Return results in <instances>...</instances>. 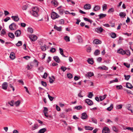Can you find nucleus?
Returning <instances> with one entry per match:
<instances>
[{
  "instance_id": "nucleus-27",
  "label": "nucleus",
  "mask_w": 133,
  "mask_h": 133,
  "mask_svg": "<svg viewBox=\"0 0 133 133\" xmlns=\"http://www.w3.org/2000/svg\"><path fill=\"white\" fill-rule=\"evenodd\" d=\"M83 107L81 105H78L77 106H76L74 107V109H76L77 110H80Z\"/></svg>"
},
{
  "instance_id": "nucleus-57",
  "label": "nucleus",
  "mask_w": 133,
  "mask_h": 133,
  "mask_svg": "<svg viewBox=\"0 0 133 133\" xmlns=\"http://www.w3.org/2000/svg\"><path fill=\"white\" fill-rule=\"evenodd\" d=\"M44 69V68L43 66H41L39 67L38 68V70H39V71L40 72H42L43 71V70Z\"/></svg>"
},
{
  "instance_id": "nucleus-10",
  "label": "nucleus",
  "mask_w": 133,
  "mask_h": 133,
  "mask_svg": "<svg viewBox=\"0 0 133 133\" xmlns=\"http://www.w3.org/2000/svg\"><path fill=\"white\" fill-rule=\"evenodd\" d=\"M91 8V5L89 4H86L84 6V9L85 10H89Z\"/></svg>"
},
{
  "instance_id": "nucleus-35",
  "label": "nucleus",
  "mask_w": 133,
  "mask_h": 133,
  "mask_svg": "<svg viewBox=\"0 0 133 133\" xmlns=\"http://www.w3.org/2000/svg\"><path fill=\"white\" fill-rule=\"evenodd\" d=\"M64 39L66 42H69L70 41V37L68 36H65Z\"/></svg>"
},
{
  "instance_id": "nucleus-51",
  "label": "nucleus",
  "mask_w": 133,
  "mask_h": 133,
  "mask_svg": "<svg viewBox=\"0 0 133 133\" xmlns=\"http://www.w3.org/2000/svg\"><path fill=\"white\" fill-rule=\"evenodd\" d=\"M67 75L68 77L69 78L71 79L72 77V75L70 73L68 74H67Z\"/></svg>"
},
{
  "instance_id": "nucleus-30",
  "label": "nucleus",
  "mask_w": 133,
  "mask_h": 133,
  "mask_svg": "<svg viewBox=\"0 0 133 133\" xmlns=\"http://www.w3.org/2000/svg\"><path fill=\"white\" fill-rule=\"evenodd\" d=\"M51 3L52 4H53L55 7H56L57 5V2L55 0H52L51 2Z\"/></svg>"
},
{
  "instance_id": "nucleus-33",
  "label": "nucleus",
  "mask_w": 133,
  "mask_h": 133,
  "mask_svg": "<svg viewBox=\"0 0 133 133\" xmlns=\"http://www.w3.org/2000/svg\"><path fill=\"white\" fill-rule=\"evenodd\" d=\"M99 68L101 69L105 70H107L108 69V68L105 66H103V67L100 66L99 67Z\"/></svg>"
},
{
  "instance_id": "nucleus-50",
  "label": "nucleus",
  "mask_w": 133,
  "mask_h": 133,
  "mask_svg": "<svg viewBox=\"0 0 133 133\" xmlns=\"http://www.w3.org/2000/svg\"><path fill=\"white\" fill-rule=\"evenodd\" d=\"M61 69L63 71H65L67 69V68L64 66H62L61 67Z\"/></svg>"
},
{
  "instance_id": "nucleus-6",
  "label": "nucleus",
  "mask_w": 133,
  "mask_h": 133,
  "mask_svg": "<svg viewBox=\"0 0 133 133\" xmlns=\"http://www.w3.org/2000/svg\"><path fill=\"white\" fill-rule=\"evenodd\" d=\"M29 37L31 40L32 41H34L37 40V37L34 35H30L29 36Z\"/></svg>"
},
{
  "instance_id": "nucleus-32",
  "label": "nucleus",
  "mask_w": 133,
  "mask_h": 133,
  "mask_svg": "<svg viewBox=\"0 0 133 133\" xmlns=\"http://www.w3.org/2000/svg\"><path fill=\"white\" fill-rule=\"evenodd\" d=\"M87 75L88 77H91L94 75V74L93 72H88L87 73V74L86 75Z\"/></svg>"
},
{
  "instance_id": "nucleus-5",
  "label": "nucleus",
  "mask_w": 133,
  "mask_h": 133,
  "mask_svg": "<svg viewBox=\"0 0 133 133\" xmlns=\"http://www.w3.org/2000/svg\"><path fill=\"white\" fill-rule=\"evenodd\" d=\"M110 132V130L108 127H105L103 128L102 131V133H109Z\"/></svg>"
},
{
  "instance_id": "nucleus-23",
  "label": "nucleus",
  "mask_w": 133,
  "mask_h": 133,
  "mask_svg": "<svg viewBox=\"0 0 133 133\" xmlns=\"http://www.w3.org/2000/svg\"><path fill=\"white\" fill-rule=\"evenodd\" d=\"M46 131V129L45 128H43L40 129L38 132L39 133H44Z\"/></svg>"
},
{
  "instance_id": "nucleus-36",
  "label": "nucleus",
  "mask_w": 133,
  "mask_h": 133,
  "mask_svg": "<svg viewBox=\"0 0 133 133\" xmlns=\"http://www.w3.org/2000/svg\"><path fill=\"white\" fill-rule=\"evenodd\" d=\"M84 19L86 21H88V22H89L91 24L92 23V20H91L90 19H88V18H86V17L84 18Z\"/></svg>"
},
{
  "instance_id": "nucleus-9",
  "label": "nucleus",
  "mask_w": 133,
  "mask_h": 133,
  "mask_svg": "<svg viewBox=\"0 0 133 133\" xmlns=\"http://www.w3.org/2000/svg\"><path fill=\"white\" fill-rule=\"evenodd\" d=\"M8 86V83L6 82H4L2 84V88L4 90H6Z\"/></svg>"
},
{
  "instance_id": "nucleus-7",
  "label": "nucleus",
  "mask_w": 133,
  "mask_h": 133,
  "mask_svg": "<svg viewBox=\"0 0 133 133\" xmlns=\"http://www.w3.org/2000/svg\"><path fill=\"white\" fill-rule=\"evenodd\" d=\"M85 103L89 105H91L93 104V102L91 100L89 99H87L85 101Z\"/></svg>"
},
{
  "instance_id": "nucleus-43",
  "label": "nucleus",
  "mask_w": 133,
  "mask_h": 133,
  "mask_svg": "<svg viewBox=\"0 0 133 133\" xmlns=\"http://www.w3.org/2000/svg\"><path fill=\"white\" fill-rule=\"evenodd\" d=\"M94 95L91 92H89L88 94V97L90 98H91L92 96H93Z\"/></svg>"
},
{
  "instance_id": "nucleus-21",
  "label": "nucleus",
  "mask_w": 133,
  "mask_h": 133,
  "mask_svg": "<svg viewBox=\"0 0 133 133\" xmlns=\"http://www.w3.org/2000/svg\"><path fill=\"white\" fill-rule=\"evenodd\" d=\"M88 62L90 64H92L94 63L93 59V58H89L87 60Z\"/></svg>"
},
{
  "instance_id": "nucleus-45",
  "label": "nucleus",
  "mask_w": 133,
  "mask_h": 133,
  "mask_svg": "<svg viewBox=\"0 0 133 133\" xmlns=\"http://www.w3.org/2000/svg\"><path fill=\"white\" fill-rule=\"evenodd\" d=\"M113 106L112 104H111L110 107L107 108V110L109 111H111L113 108Z\"/></svg>"
},
{
  "instance_id": "nucleus-49",
  "label": "nucleus",
  "mask_w": 133,
  "mask_h": 133,
  "mask_svg": "<svg viewBox=\"0 0 133 133\" xmlns=\"http://www.w3.org/2000/svg\"><path fill=\"white\" fill-rule=\"evenodd\" d=\"M107 8V5L106 4H103V10L104 11L106 10Z\"/></svg>"
},
{
  "instance_id": "nucleus-18",
  "label": "nucleus",
  "mask_w": 133,
  "mask_h": 133,
  "mask_svg": "<svg viewBox=\"0 0 133 133\" xmlns=\"http://www.w3.org/2000/svg\"><path fill=\"white\" fill-rule=\"evenodd\" d=\"M126 87L129 89H131L133 88L132 84L129 83H127L126 84Z\"/></svg>"
},
{
  "instance_id": "nucleus-24",
  "label": "nucleus",
  "mask_w": 133,
  "mask_h": 133,
  "mask_svg": "<svg viewBox=\"0 0 133 133\" xmlns=\"http://www.w3.org/2000/svg\"><path fill=\"white\" fill-rule=\"evenodd\" d=\"M100 7L98 6H95L93 8V10L94 11H96L99 10L100 9Z\"/></svg>"
},
{
  "instance_id": "nucleus-20",
  "label": "nucleus",
  "mask_w": 133,
  "mask_h": 133,
  "mask_svg": "<svg viewBox=\"0 0 133 133\" xmlns=\"http://www.w3.org/2000/svg\"><path fill=\"white\" fill-rule=\"evenodd\" d=\"M107 16V15L106 14H100L99 15H98V16L99 17V19H101L103 18L104 17Z\"/></svg>"
},
{
  "instance_id": "nucleus-13",
  "label": "nucleus",
  "mask_w": 133,
  "mask_h": 133,
  "mask_svg": "<svg viewBox=\"0 0 133 133\" xmlns=\"http://www.w3.org/2000/svg\"><path fill=\"white\" fill-rule=\"evenodd\" d=\"M11 18L13 20L16 22H17L19 20V18L18 16H12Z\"/></svg>"
},
{
  "instance_id": "nucleus-48",
  "label": "nucleus",
  "mask_w": 133,
  "mask_h": 133,
  "mask_svg": "<svg viewBox=\"0 0 133 133\" xmlns=\"http://www.w3.org/2000/svg\"><path fill=\"white\" fill-rule=\"evenodd\" d=\"M14 102V101L12 100L10 102H9L8 103L11 106H13L14 104L13 103Z\"/></svg>"
},
{
  "instance_id": "nucleus-29",
  "label": "nucleus",
  "mask_w": 133,
  "mask_h": 133,
  "mask_svg": "<svg viewBox=\"0 0 133 133\" xmlns=\"http://www.w3.org/2000/svg\"><path fill=\"white\" fill-rule=\"evenodd\" d=\"M107 95H104L103 96H100L99 97V98L101 101H102L105 99Z\"/></svg>"
},
{
  "instance_id": "nucleus-44",
  "label": "nucleus",
  "mask_w": 133,
  "mask_h": 133,
  "mask_svg": "<svg viewBox=\"0 0 133 133\" xmlns=\"http://www.w3.org/2000/svg\"><path fill=\"white\" fill-rule=\"evenodd\" d=\"M21 103V101L20 100H18L15 103V105L16 106H18Z\"/></svg>"
},
{
  "instance_id": "nucleus-53",
  "label": "nucleus",
  "mask_w": 133,
  "mask_h": 133,
  "mask_svg": "<svg viewBox=\"0 0 133 133\" xmlns=\"http://www.w3.org/2000/svg\"><path fill=\"white\" fill-rule=\"evenodd\" d=\"M59 24H64V20L63 19H61L59 21Z\"/></svg>"
},
{
  "instance_id": "nucleus-63",
  "label": "nucleus",
  "mask_w": 133,
  "mask_h": 133,
  "mask_svg": "<svg viewBox=\"0 0 133 133\" xmlns=\"http://www.w3.org/2000/svg\"><path fill=\"white\" fill-rule=\"evenodd\" d=\"M124 65L125 66L129 68L130 67V64H129L127 63H124Z\"/></svg>"
},
{
  "instance_id": "nucleus-31",
  "label": "nucleus",
  "mask_w": 133,
  "mask_h": 133,
  "mask_svg": "<svg viewBox=\"0 0 133 133\" xmlns=\"http://www.w3.org/2000/svg\"><path fill=\"white\" fill-rule=\"evenodd\" d=\"M126 14L123 12H121L119 13V15L122 18H124L126 16Z\"/></svg>"
},
{
  "instance_id": "nucleus-17",
  "label": "nucleus",
  "mask_w": 133,
  "mask_h": 133,
  "mask_svg": "<svg viewBox=\"0 0 133 133\" xmlns=\"http://www.w3.org/2000/svg\"><path fill=\"white\" fill-rule=\"evenodd\" d=\"M54 28L59 31H62V27L61 26L58 27L55 25H54Z\"/></svg>"
},
{
  "instance_id": "nucleus-60",
  "label": "nucleus",
  "mask_w": 133,
  "mask_h": 133,
  "mask_svg": "<svg viewBox=\"0 0 133 133\" xmlns=\"http://www.w3.org/2000/svg\"><path fill=\"white\" fill-rule=\"evenodd\" d=\"M82 91H80L79 92L78 94V96L79 97H83V96L81 95Z\"/></svg>"
},
{
  "instance_id": "nucleus-40",
  "label": "nucleus",
  "mask_w": 133,
  "mask_h": 133,
  "mask_svg": "<svg viewBox=\"0 0 133 133\" xmlns=\"http://www.w3.org/2000/svg\"><path fill=\"white\" fill-rule=\"evenodd\" d=\"M46 45H44V46L41 47V49L43 51H45L46 50Z\"/></svg>"
},
{
  "instance_id": "nucleus-47",
  "label": "nucleus",
  "mask_w": 133,
  "mask_h": 133,
  "mask_svg": "<svg viewBox=\"0 0 133 133\" xmlns=\"http://www.w3.org/2000/svg\"><path fill=\"white\" fill-rule=\"evenodd\" d=\"M41 84L42 85L45 87H46L47 86V84L46 82L42 81L41 82Z\"/></svg>"
},
{
  "instance_id": "nucleus-56",
  "label": "nucleus",
  "mask_w": 133,
  "mask_h": 133,
  "mask_svg": "<svg viewBox=\"0 0 133 133\" xmlns=\"http://www.w3.org/2000/svg\"><path fill=\"white\" fill-rule=\"evenodd\" d=\"M56 50L54 48H52L50 50V51L54 53L55 52Z\"/></svg>"
},
{
  "instance_id": "nucleus-22",
  "label": "nucleus",
  "mask_w": 133,
  "mask_h": 133,
  "mask_svg": "<svg viewBox=\"0 0 133 133\" xmlns=\"http://www.w3.org/2000/svg\"><path fill=\"white\" fill-rule=\"evenodd\" d=\"M8 35L9 37L11 38L14 39L15 38V36L12 33L9 32L8 34Z\"/></svg>"
},
{
  "instance_id": "nucleus-8",
  "label": "nucleus",
  "mask_w": 133,
  "mask_h": 133,
  "mask_svg": "<svg viewBox=\"0 0 133 133\" xmlns=\"http://www.w3.org/2000/svg\"><path fill=\"white\" fill-rule=\"evenodd\" d=\"M95 30V31L99 33H101L103 32V30H104L101 27H97L96 28Z\"/></svg>"
},
{
  "instance_id": "nucleus-54",
  "label": "nucleus",
  "mask_w": 133,
  "mask_h": 133,
  "mask_svg": "<svg viewBox=\"0 0 133 133\" xmlns=\"http://www.w3.org/2000/svg\"><path fill=\"white\" fill-rule=\"evenodd\" d=\"M91 120L93 123H94L95 124H96L97 123V120L96 119H95L94 118H91Z\"/></svg>"
},
{
  "instance_id": "nucleus-3",
  "label": "nucleus",
  "mask_w": 133,
  "mask_h": 133,
  "mask_svg": "<svg viewBox=\"0 0 133 133\" xmlns=\"http://www.w3.org/2000/svg\"><path fill=\"white\" fill-rule=\"evenodd\" d=\"M51 18L53 19H55L59 17V15L57 14L54 11L52 12L51 14Z\"/></svg>"
},
{
  "instance_id": "nucleus-59",
  "label": "nucleus",
  "mask_w": 133,
  "mask_h": 133,
  "mask_svg": "<svg viewBox=\"0 0 133 133\" xmlns=\"http://www.w3.org/2000/svg\"><path fill=\"white\" fill-rule=\"evenodd\" d=\"M48 74L46 73L45 72L44 75L43 76V78L44 79H46L47 76Z\"/></svg>"
},
{
  "instance_id": "nucleus-34",
  "label": "nucleus",
  "mask_w": 133,
  "mask_h": 133,
  "mask_svg": "<svg viewBox=\"0 0 133 133\" xmlns=\"http://www.w3.org/2000/svg\"><path fill=\"white\" fill-rule=\"evenodd\" d=\"M13 84L12 83H11V82H10L9 83V86L12 89L13 91H14L15 90V89L13 86Z\"/></svg>"
},
{
  "instance_id": "nucleus-52",
  "label": "nucleus",
  "mask_w": 133,
  "mask_h": 133,
  "mask_svg": "<svg viewBox=\"0 0 133 133\" xmlns=\"http://www.w3.org/2000/svg\"><path fill=\"white\" fill-rule=\"evenodd\" d=\"M48 98H49L50 100L51 101H52L54 99V97H53L52 96H51L49 94L48 95Z\"/></svg>"
},
{
  "instance_id": "nucleus-39",
  "label": "nucleus",
  "mask_w": 133,
  "mask_h": 133,
  "mask_svg": "<svg viewBox=\"0 0 133 133\" xmlns=\"http://www.w3.org/2000/svg\"><path fill=\"white\" fill-rule=\"evenodd\" d=\"M28 32H30L32 34L33 32V30L31 28L29 27L28 28Z\"/></svg>"
},
{
  "instance_id": "nucleus-16",
  "label": "nucleus",
  "mask_w": 133,
  "mask_h": 133,
  "mask_svg": "<svg viewBox=\"0 0 133 133\" xmlns=\"http://www.w3.org/2000/svg\"><path fill=\"white\" fill-rule=\"evenodd\" d=\"M53 59L56 62L58 63H59L60 62V59L59 57L57 56H54Z\"/></svg>"
},
{
  "instance_id": "nucleus-11",
  "label": "nucleus",
  "mask_w": 133,
  "mask_h": 133,
  "mask_svg": "<svg viewBox=\"0 0 133 133\" xmlns=\"http://www.w3.org/2000/svg\"><path fill=\"white\" fill-rule=\"evenodd\" d=\"M88 117V116L87 115L86 113L85 112H83L82 114V116L81 118L83 119H86Z\"/></svg>"
},
{
  "instance_id": "nucleus-12",
  "label": "nucleus",
  "mask_w": 133,
  "mask_h": 133,
  "mask_svg": "<svg viewBox=\"0 0 133 133\" xmlns=\"http://www.w3.org/2000/svg\"><path fill=\"white\" fill-rule=\"evenodd\" d=\"M21 33V31L19 30H18L15 32V34L16 37H18L20 36Z\"/></svg>"
},
{
  "instance_id": "nucleus-26",
  "label": "nucleus",
  "mask_w": 133,
  "mask_h": 133,
  "mask_svg": "<svg viewBox=\"0 0 133 133\" xmlns=\"http://www.w3.org/2000/svg\"><path fill=\"white\" fill-rule=\"evenodd\" d=\"M111 37L113 38H114L116 37V34L114 32H111L110 34Z\"/></svg>"
},
{
  "instance_id": "nucleus-19",
  "label": "nucleus",
  "mask_w": 133,
  "mask_h": 133,
  "mask_svg": "<svg viewBox=\"0 0 133 133\" xmlns=\"http://www.w3.org/2000/svg\"><path fill=\"white\" fill-rule=\"evenodd\" d=\"M85 128L86 130H92L94 128L89 126H86L85 127Z\"/></svg>"
},
{
  "instance_id": "nucleus-15",
  "label": "nucleus",
  "mask_w": 133,
  "mask_h": 133,
  "mask_svg": "<svg viewBox=\"0 0 133 133\" xmlns=\"http://www.w3.org/2000/svg\"><path fill=\"white\" fill-rule=\"evenodd\" d=\"M10 58L12 59H14L15 58V54L13 52H11L10 54Z\"/></svg>"
},
{
  "instance_id": "nucleus-58",
  "label": "nucleus",
  "mask_w": 133,
  "mask_h": 133,
  "mask_svg": "<svg viewBox=\"0 0 133 133\" xmlns=\"http://www.w3.org/2000/svg\"><path fill=\"white\" fill-rule=\"evenodd\" d=\"M59 12L60 14L62 15L64 13L63 10L62 9H61L59 10Z\"/></svg>"
},
{
  "instance_id": "nucleus-38",
  "label": "nucleus",
  "mask_w": 133,
  "mask_h": 133,
  "mask_svg": "<svg viewBox=\"0 0 133 133\" xmlns=\"http://www.w3.org/2000/svg\"><path fill=\"white\" fill-rule=\"evenodd\" d=\"M77 38L78 39L79 41L80 42H82L83 41L82 37L81 36L79 35L77 36Z\"/></svg>"
},
{
  "instance_id": "nucleus-55",
  "label": "nucleus",
  "mask_w": 133,
  "mask_h": 133,
  "mask_svg": "<svg viewBox=\"0 0 133 133\" xmlns=\"http://www.w3.org/2000/svg\"><path fill=\"white\" fill-rule=\"evenodd\" d=\"M27 8L28 5H26L23 6L22 8V9L23 10H25L27 9Z\"/></svg>"
},
{
  "instance_id": "nucleus-62",
  "label": "nucleus",
  "mask_w": 133,
  "mask_h": 133,
  "mask_svg": "<svg viewBox=\"0 0 133 133\" xmlns=\"http://www.w3.org/2000/svg\"><path fill=\"white\" fill-rule=\"evenodd\" d=\"M59 50L60 51V53L62 55L63 54V50L61 48H59Z\"/></svg>"
},
{
  "instance_id": "nucleus-61",
  "label": "nucleus",
  "mask_w": 133,
  "mask_h": 133,
  "mask_svg": "<svg viewBox=\"0 0 133 133\" xmlns=\"http://www.w3.org/2000/svg\"><path fill=\"white\" fill-rule=\"evenodd\" d=\"M114 9L113 8H111V9H109L108 11V12H112L114 11Z\"/></svg>"
},
{
  "instance_id": "nucleus-42",
  "label": "nucleus",
  "mask_w": 133,
  "mask_h": 133,
  "mask_svg": "<svg viewBox=\"0 0 133 133\" xmlns=\"http://www.w3.org/2000/svg\"><path fill=\"white\" fill-rule=\"evenodd\" d=\"M116 88L117 90L122 89L123 88L122 86L121 85H117L116 86Z\"/></svg>"
},
{
  "instance_id": "nucleus-28",
  "label": "nucleus",
  "mask_w": 133,
  "mask_h": 133,
  "mask_svg": "<svg viewBox=\"0 0 133 133\" xmlns=\"http://www.w3.org/2000/svg\"><path fill=\"white\" fill-rule=\"evenodd\" d=\"M100 52L99 50L98 49L96 50L94 52V55L95 56H97L100 54Z\"/></svg>"
},
{
  "instance_id": "nucleus-4",
  "label": "nucleus",
  "mask_w": 133,
  "mask_h": 133,
  "mask_svg": "<svg viewBox=\"0 0 133 133\" xmlns=\"http://www.w3.org/2000/svg\"><path fill=\"white\" fill-rule=\"evenodd\" d=\"M9 28L11 30H14L17 29V25L15 23H13L9 25Z\"/></svg>"
},
{
  "instance_id": "nucleus-1",
  "label": "nucleus",
  "mask_w": 133,
  "mask_h": 133,
  "mask_svg": "<svg viewBox=\"0 0 133 133\" xmlns=\"http://www.w3.org/2000/svg\"><path fill=\"white\" fill-rule=\"evenodd\" d=\"M39 11V9L37 7H34L32 8V10L30 11L31 15L34 17H37L38 16V13Z\"/></svg>"
},
{
  "instance_id": "nucleus-14",
  "label": "nucleus",
  "mask_w": 133,
  "mask_h": 133,
  "mask_svg": "<svg viewBox=\"0 0 133 133\" xmlns=\"http://www.w3.org/2000/svg\"><path fill=\"white\" fill-rule=\"evenodd\" d=\"M101 41L98 39H95L93 41V43L96 44H101Z\"/></svg>"
},
{
  "instance_id": "nucleus-2",
  "label": "nucleus",
  "mask_w": 133,
  "mask_h": 133,
  "mask_svg": "<svg viewBox=\"0 0 133 133\" xmlns=\"http://www.w3.org/2000/svg\"><path fill=\"white\" fill-rule=\"evenodd\" d=\"M117 52L122 55L126 54L129 56H130V51L129 50H124L122 49L121 48L117 50Z\"/></svg>"
},
{
  "instance_id": "nucleus-46",
  "label": "nucleus",
  "mask_w": 133,
  "mask_h": 133,
  "mask_svg": "<svg viewBox=\"0 0 133 133\" xmlns=\"http://www.w3.org/2000/svg\"><path fill=\"white\" fill-rule=\"evenodd\" d=\"M22 44V43L21 41H19L18 43L16 44V45L17 46H19L21 45Z\"/></svg>"
},
{
  "instance_id": "nucleus-41",
  "label": "nucleus",
  "mask_w": 133,
  "mask_h": 133,
  "mask_svg": "<svg viewBox=\"0 0 133 133\" xmlns=\"http://www.w3.org/2000/svg\"><path fill=\"white\" fill-rule=\"evenodd\" d=\"M124 76L125 77V79L127 80H128L130 77V75L126 76V75H124Z\"/></svg>"
},
{
  "instance_id": "nucleus-64",
  "label": "nucleus",
  "mask_w": 133,
  "mask_h": 133,
  "mask_svg": "<svg viewBox=\"0 0 133 133\" xmlns=\"http://www.w3.org/2000/svg\"><path fill=\"white\" fill-rule=\"evenodd\" d=\"M122 108V105L121 104L118 105L117 106V109H121Z\"/></svg>"
},
{
  "instance_id": "nucleus-37",
  "label": "nucleus",
  "mask_w": 133,
  "mask_h": 133,
  "mask_svg": "<svg viewBox=\"0 0 133 133\" xmlns=\"http://www.w3.org/2000/svg\"><path fill=\"white\" fill-rule=\"evenodd\" d=\"M6 33V31H5V30L4 29H2V31H1V35L2 36L4 35Z\"/></svg>"
},
{
  "instance_id": "nucleus-25",
  "label": "nucleus",
  "mask_w": 133,
  "mask_h": 133,
  "mask_svg": "<svg viewBox=\"0 0 133 133\" xmlns=\"http://www.w3.org/2000/svg\"><path fill=\"white\" fill-rule=\"evenodd\" d=\"M38 127V125L37 124H35L32 127V130H34L36 129H37Z\"/></svg>"
}]
</instances>
